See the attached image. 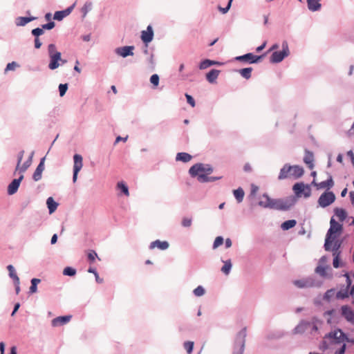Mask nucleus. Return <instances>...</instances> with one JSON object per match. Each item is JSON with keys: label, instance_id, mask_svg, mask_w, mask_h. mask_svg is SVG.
<instances>
[{"label": "nucleus", "instance_id": "aec40b11", "mask_svg": "<svg viewBox=\"0 0 354 354\" xmlns=\"http://www.w3.org/2000/svg\"><path fill=\"white\" fill-rule=\"evenodd\" d=\"M72 316L66 315V316H60L53 319L51 322L52 326L53 327H57L59 326H63L68 322H70Z\"/></svg>", "mask_w": 354, "mask_h": 354}, {"label": "nucleus", "instance_id": "393cba45", "mask_svg": "<svg viewBox=\"0 0 354 354\" xmlns=\"http://www.w3.org/2000/svg\"><path fill=\"white\" fill-rule=\"evenodd\" d=\"M220 71L216 69H212L209 73L206 75V78L207 81L210 83H213L217 79L219 75Z\"/></svg>", "mask_w": 354, "mask_h": 354}, {"label": "nucleus", "instance_id": "603ef678", "mask_svg": "<svg viewBox=\"0 0 354 354\" xmlns=\"http://www.w3.org/2000/svg\"><path fill=\"white\" fill-rule=\"evenodd\" d=\"M67 88H68V86L66 84H59V95L61 97L64 96L67 91Z\"/></svg>", "mask_w": 354, "mask_h": 354}, {"label": "nucleus", "instance_id": "c03bdc74", "mask_svg": "<svg viewBox=\"0 0 354 354\" xmlns=\"http://www.w3.org/2000/svg\"><path fill=\"white\" fill-rule=\"evenodd\" d=\"M315 272L322 277H325L327 274L326 268L322 266H317L315 269Z\"/></svg>", "mask_w": 354, "mask_h": 354}, {"label": "nucleus", "instance_id": "473e14b6", "mask_svg": "<svg viewBox=\"0 0 354 354\" xmlns=\"http://www.w3.org/2000/svg\"><path fill=\"white\" fill-rule=\"evenodd\" d=\"M7 269L8 270L10 277L13 279L14 282H18L19 278L16 274L15 268L12 265H9L7 266Z\"/></svg>", "mask_w": 354, "mask_h": 354}, {"label": "nucleus", "instance_id": "72a5a7b5", "mask_svg": "<svg viewBox=\"0 0 354 354\" xmlns=\"http://www.w3.org/2000/svg\"><path fill=\"white\" fill-rule=\"evenodd\" d=\"M117 189L120 190L126 196H129V192L127 185L124 182L117 183Z\"/></svg>", "mask_w": 354, "mask_h": 354}, {"label": "nucleus", "instance_id": "bb28decb", "mask_svg": "<svg viewBox=\"0 0 354 354\" xmlns=\"http://www.w3.org/2000/svg\"><path fill=\"white\" fill-rule=\"evenodd\" d=\"M192 156L187 153L180 152L178 153L176 157V160L182 161L183 162H189L192 160Z\"/></svg>", "mask_w": 354, "mask_h": 354}, {"label": "nucleus", "instance_id": "f704fd0d", "mask_svg": "<svg viewBox=\"0 0 354 354\" xmlns=\"http://www.w3.org/2000/svg\"><path fill=\"white\" fill-rule=\"evenodd\" d=\"M297 224V222L295 220H288L285 222H283L281 224V228L283 230H288L293 227H295Z\"/></svg>", "mask_w": 354, "mask_h": 354}, {"label": "nucleus", "instance_id": "69168bd1", "mask_svg": "<svg viewBox=\"0 0 354 354\" xmlns=\"http://www.w3.org/2000/svg\"><path fill=\"white\" fill-rule=\"evenodd\" d=\"M266 46V42H264L262 45L257 48V52L261 51Z\"/></svg>", "mask_w": 354, "mask_h": 354}, {"label": "nucleus", "instance_id": "a211bd4d", "mask_svg": "<svg viewBox=\"0 0 354 354\" xmlns=\"http://www.w3.org/2000/svg\"><path fill=\"white\" fill-rule=\"evenodd\" d=\"M153 37V31L151 26H148L146 30L141 32V39L144 43L147 44L151 42Z\"/></svg>", "mask_w": 354, "mask_h": 354}, {"label": "nucleus", "instance_id": "09e8293b", "mask_svg": "<svg viewBox=\"0 0 354 354\" xmlns=\"http://www.w3.org/2000/svg\"><path fill=\"white\" fill-rule=\"evenodd\" d=\"M192 220L191 218L184 217L182 220L181 224L183 227H188L192 225Z\"/></svg>", "mask_w": 354, "mask_h": 354}, {"label": "nucleus", "instance_id": "864d4df0", "mask_svg": "<svg viewBox=\"0 0 354 354\" xmlns=\"http://www.w3.org/2000/svg\"><path fill=\"white\" fill-rule=\"evenodd\" d=\"M32 34L35 37H39V36L41 35L42 34H44V29L43 28H35L32 30Z\"/></svg>", "mask_w": 354, "mask_h": 354}, {"label": "nucleus", "instance_id": "5701e85b", "mask_svg": "<svg viewBox=\"0 0 354 354\" xmlns=\"http://www.w3.org/2000/svg\"><path fill=\"white\" fill-rule=\"evenodd\" d=\"M44 161L45 158H41L39 164L38 165L37 167L36 168L33 174L32 178L35 181H38L41 178V174L43 171L44 170Z\"/></svg>", "mask_w": 354, "mask_h": 354}, {"label": "nucleus", "instance_id": "1a4fd4ad", "mask_svg": "<svg viewBox=\"0 0 354 354\" xmlns=\"http://www.w3.org/2000/svg\"><path fill=\"white\" fill-rule=\"evenodd\" d=\"M246 337V329L243 328L237 335L236 344L239 348L237 351L233 352V354H243L245 347V342Z\"/></svg>", "mask_w": 354, "mask_h": 354}, {"label": "nucleus", "instance_id": "37998d69", "mask_svg": "<svg viewBox=\"0 0 354 354\" xmlns=\"http://www.w3.org/2000/svg\"><path fill=\"white\" fill-rule=\"evenodd\" d=\"M214 64V62H212L209 59H205V60L203 61L202 62H201L199 67L201 69H205V68L209 67L210 66L213 65Z\"/></svg>", "mask_w": 354, "mask_h": 354}, {"label": "nucleus", "instance_id": "4d7b16f0", "mask_svg": "<svg viewBox=\"0 0 354 354\" xmlns=\"http://www.w3.org/2000/svg\"><path fill=\"white\" fill-rule=\"evenodd\" d=\"M185 97L187 98V102L192 106V107H194L195 106V101L194 100V98L188 95V94H185Z\"/></svg>", "mask_w": 354, "mask_h": 354}, {"label": "nucleus", "instance_id": "f03ea898", "mask_svg": "<svg viewBox=\"0 0 354 354\" xmlns=\"http://www.w3.org/2000/svg\"><path fill=\"white\" fill-rule=\"evenodd\" d=\"M343 230L342 225L337 222L333 218L330 221V228L326 234L324 248L329 251L331 250L333 242L339 236Z\"/></svg>", "mask_w": 354, "mask_h": 354}, {"label": "nucleus", "instance_id": "2f4dec72", "mask_svg": "<svg viewBox=\"0 0 354 354\" xmlns=\"http://www.w3.org/2000/svg\"><path fill=\"white\" fill-rule=\"evenodd\" d=\"M252 71V68L250 67L240 69L239 73L243 77L245 78L246 80H248L251 77Z\"/></svg>", "mask_w": 354, "mask_h": 354}, {"label": "nucleus", "instance_id": "052dcab7", "mask_svg": "<svg viewBox=\"0 0 354 354\" xmlns=\"http://www.w3.org/2000/svg\"><path fill=\"white\" fill-rule=\"evenodd\" d=\"M41 46V42L40 41L39 37H35V47L36 48H39Z\"/></svg>", "mask_w": 354, "mask_h": 354}, {"label": "nucleus", "instance_id": "7ed1b4c3", "mask_svg": "<svg viewBox=\"0 0 354 354\" xmlns=\"http://www.w3.org/2000/svg\"><path fill=\"white\" fill-rule=\"evenodd\" d=\"M304 173V169L299 165L290 166L288 164H286L281 169L278 179L283 180L286 178H294L297 179L303 176Z\"/></svg>", "mask_w": 354, "mask_h": 354}, {"label": "nucleus", "instance_id": "0e129e2a", "mask_svg": "<svg viewBox=\"0 0 354 354\" xmlns=\"http://www.w3.org/2000/svg\"><path fill=\"white\" fill-rule=\"evenodd\" d=\"M225 246L227 248H229L232 246V241L230 239H227L225 240Z\"/></svg>", "mask_w": 354, "mask_h": 354}, {"label": "nucleus", "instance_id": "a18cd8bd", "mask_svg": "<svg viewBox=\"0 0 354 354\" xmlns=\"http://www.w3.org/2000/svg\"><path fill=\"white\" fill-rule=\"evenodd\" d=\"M205 289L201 286H198L197 288H196L194 290V294L196 297L203 296L205 294Z\"/></svg>", "mask_w": 354, "mask_h": 354}, {"label": "nucleus", "instance_id": "2eb2a0df", "mask_svg": "<svg viewBox=\"0 0 354 354\" xmlns=\"http://www.w3.org/2000/svg\"><path fill=\"white\" fill-rule=\"evenodd\" d=\"M312 185L315 186L317 189H330L331 187H333L334 182H333L332 176H329V178L326 180L322 181V182L319 183H316L315 180H314L312 182Z\"/></svg>", "mask_w": 354, "mask_h": 354}, {"label": "nucleus", "instance_id": "9b49d317", "mask_svg": "<svg viewBox=\"0 0 354 354\" xmlns=\"http://www.w3.org/2000/svg\"><path fill=\"white\" fill-rule=\"evenodd\" d=\"M74 160V165H73V181L75 183L77 178V174L79 171L82 169L83 163H82V157L81 155L75 154L73 156Z\"/></svg>", "mask_w": 354, "mask_h": 354}, {"label": "nucleus", "instance_id": "423d86ee", "mask_svg": "<svg viewBox=\"0 0 354 354\" xmlns=\"http://www.w3.org/2000/svg\"><path fill=\"white\" fill-rule=\"evenodd\" d=\"M289 54L288 45L286 41L282 43V50L274 52L270 57V62L272 63H279Z\"/></svg>", "mask_w": 354, "mask_h": 354}, {"label": "nucleus", "instance_id": "c85d7f7f", "mask_svg": "<svg viewBox=\"0 0 354 354\" xmlns=\"http://www.w3.org/2000/svg\"><path fill=\"white\" fill-rule=\"evenodd\" d=\"M334 212L340 221H344L347 216L346 211L342 208L337 207L334 209Z\"/></svg>", "mask_w": 354, "mask_h": 354}, {"label": "nucleus", "instance_id": "b1692460", "mask_svg": "<svg viewBox=\"0 0 354 354\" xmlns=\"http://www.w3.org/2000/svg\"><path fill=\"white\" fill-rule=\"evenodd\" d=\"M169 246V244L167 241H161L160 240H156L150 243L149 248L151 250L154 249L155 248H158L161 250H167Z\"/></svg>", "mask_w": 354, "mask_h": 354}, {"label": "nucleus", "instance_id": "680f3d73", "mask_svg": "<svg viewBox=\"0 0 354 354\" xmlns=\"http://www.w3.org/2000/svg\"><path fill=\"white\" fill-rule=\"evenodd\" d=\"M14 283L15 286L16 293L18 295L20 291V287H19L20 280H19L18 282H14Z\"/></svg>", "mask_w": 354, "mask_h": 354}, {"label": "nucleus", "instance_id": "338daca9", "mask_svg": "<svg viewBox=\"0 0 354 354\" xmlns=\"http://www.w3.org/2000/svg\"><path fill=\"white\" fill-rule=\"evenodd\" d=\"M4 349H5V344L3 342H0L1 354H3Z\"/></svg>", "mask_w": 354, "mask_h": 354}, {"label": "nucleus", "instance_id": "f3484780", "mask_svg": "<svg viewBox=\"0 0 354 354\" xmlns=\"http://www.w3.org/2000/svg\"><path fill=\"white\" fill-rule=\"evenodd\" d=\"M293 283L299 288H305L314 286L315 281L312 278H306L300 280H295L293 281Z\"/></svg>", "mask_w": 354, "mask_h": 354}, {"label": "nucleus", "instance_id": "3c124183", "mask_svg": "<svg viewBox=\"0 0 354 354\" xmlns=\"http://www.w3.org/2000/svg\"><path fill=\"white\" fill-rule=\"evenodd\" d=\"M150 82L153 86H157L159 84V76L157 74L152 75L150 77Z\"/></svg>", "mask_w": 354, "mask_h": 354}, {"label": "nucleus", "instance_id": "39448f33", "mask_svg": "<svg viewBox=\"0 0 354 354\" xmlns=\"http://www.w3.org/2000/svg\"><path fill=\"white\" fill-rule=\"evenodd\" d=\"M48 52L50 57V63L48 68L51 70H55L59 66V61L63 64L66 63V60H62L61 57V53L57 50L56 46L53 44H50L48 46Z\"/></svg>", "mask_w": 354, "mask_h": 354}, {"label": "nucleus", "instance_id": "20e7f679", "mask_svg": "<svg viewBox=\"0 0 354 354\" xmlns=\"http://www.w3.org/2000/svg\"><path fill=\"white\" fill-rule=\"evenodd\" d=\"M322 325V322L317 319H313L311 321H302L295 328V330L297 333L306 332L315 335Z\"/></svg>", "mask_w": 354, "mask_h": 354}, {"label": "nucleus", "instance_id": "dca6fc26", "mask_svg": "<svg viewBox=\"0 0 354 354\" xmlns=\"http://www.w3.org/2000/svg\"><path fill=\"white\" fill-rule=\"evenodd\" d=\"M134 46H126L123 47H120L115 49V53L117 55L126 57L127 56L133 55Z\"/></svg>", "mask_w": 354, "mask_h": 354}, {"label": "nucleus", "instance_id": "412c9836", "mask_svg": "<svg viewBox=\"0 0 354 354\" xmlns=\"http://www.w3.org/2000/svg\"><path fill=\"white\" fill-rule=\"evenodd\" d=\"M74 7H75V4L72 5L71 6L66 8V10L55 12L54 14L53 19L55 20H57V21L62 20L64 17H66L70 15V13L73 10Z\"/></svg>", "mask_w": 354, "mask_h": 354}, {"label": "nucleus", "instance_id": "f8f14e48", "mask_svg": "<svg viewBox=\"0 0 354 354\" xmlns=\"http://www.w3.org/2000/svg\"><path fill=\"white\" fill-rule=\"evenodd\" d=\"M263 55H254L252 53H247L245 55L236 57V59L240 62H248L250 64L258 63L262 59Z\"/></svg>", "mask_w": 354, "mask_h": 354}, {"label": "nucleus", "instance_id": "9d476101", "mask_svg": "<svg viewBox=\"0 0 354 354\" xmlns=\"http://www.w3.org/2000/svg\"><path fill=\"white\" fill-rule=\"evenodd\" d=\"M295 194L300 196L302 194L305 197H309L310 195V188L308 185H305L303 183H297L293 185L292 188Z\"/></svg>", "mask_w": 354, "mask_h": 354}, {"label": "nucleus", "instance_id": "c9c22d12", "mask_svg": "<svg viewBox=\"0 0 354 354\" xmlns=\"http://www.w3.org/2000/svg\"><path fill=\"white\" fill-rule=\"evenodd\" d=\"M35 17H18L17 19V26H25L26 24L29 23L30 21L34 20Z\"/></svg>", "mask_w": 354, "mask_h": 354}, {"label": "nucleus", "instance_id": "4be33fe9", "mask_svg": "<svg viewBox=\"0 0 354 354\" xmlns=\"http://www.w3.org/2000/svg\"><path fill=\"white\" fill-rule=\"evenodd\" d=\"M341 310H342V315H343V317H345V319L347 321L351 322H354V312L351 309V308H350L348 306H343L342 307Z\"/></svg>", "mask_w": 354, "mask_h": 354}, {"label": "nucleus", "instance_id": "79ce46f5", "mask_svg": "<svg viewBox=\"0 0 354 354\" xmlns=\"http://www.w3.org/2000/svg\"><path fill=\"white\" fill-rule=\"evenodd\" d=\"M63 274L67 276H74L76 274V270L71 267H66L64 269Z\"/></svg>", "mask_w": 354, "mask_h": 354}, {"label": "nucleus", "instance_id": "6ab92c4d", "mask_svg": "<svg viewBox=\"0 0 354 354\" xmlns=\"http://www.w3.org/2000/svg\"><path fill=\"white\" fill-rule=\"evenodd\" d=\"M24 178V175L21 174L19 178L14 179L8 187V193L10 195H12L17 192L19 187L21 181Z\"/></svg>", "mask_w": 354, "mask_h": 354}, {"label": "nucleus", "instance_id": "8fccbe9b", "mask_svg": "<svg viewBox=\"0 0 354 354\" xmlns=\"http://www.w3.org/2000/svg\"><path fill=\"white\" fill-rule=\"evenodd\" d=\"M223 243V239L221 236H217L214 242L213 248L215 249Z\"/></svg>", "mask_w": 354, "mask_h": 354}, {"label": "nucleus", "instance_id": "7c9ffc66", "mask_svg": "<svg viewBox=\"0 0 354 354\" xmlns=\"http://www.w3.org/2000/svg\"><path fill=\"white\" fill-rule=\"evenodd\" d=\"M233 193L238 203H241L243 201L245 193L242 188L239 187L236 189H234Z\"/></svg>", "mask_w": 354, "mask_h": 354}, {"label": "nucleus", "instance_id": "4468645a", "mask_svg": "<svg viewBox=\"0 0 354 354\" xmlns=\"http://www.w3.org/2000/svg\"><path fill=\"white\" fill-rule=\"evenodd\" d=\"M24 152L21 151L19 156H18V162L15 169V174L17 171H19L20 173H24L26 171V169L30 166L31 165V158L26 160L21 166H20V164L21 162L22 158H23Z\"/></svg>", "mask_w": 354, "mask_h": 354}, {"label": "nucleus", "instance_id": "49530a36", "mask_svg": "<svg viewBox=\"0 0 354 354\" xmlns=\"http://www.w3.org/2000/svg\"><path fill=\"white\" fill-rule=\"evenodd\" d=\"M88 260L91 263H93L95 258L97 257V253L94 250H90L87 254Z\"/></svg>", "mask_w": 354, "mask_h": 354}, {"label": "nucleus", "instance_id": "5fc2aeb1", "mask_svg": "<svg viewBox=\"0 0 354 354\" xmlns=\"http://www.w3.org/2000/svg\"><path fill=\"white\" fill-rule=\"evenodd\" d=\"M339 254H333L334 256L333 265V267L335 268H337L339 267Z\"/></svg>", "mask_w": 354, "mask_h": 354}, {"label": "nucleus", "instance_id": "0eeeda50", "mask_svg": "<svg viewBox=\"0 0 354 354\" xmlns=\"http://www.w3.org/2000/svg\"><path fill=\"white\" fill-rule=\"evenodd\" d=\"M213 169L211 167L207 165L205 166L203 164L198 163L193 165L190 167L189 172L192 176H197L200 174H210Z\"/></svg>", "mask_w": 354, "mask_h": 354}, {"label": "nucleus", "instance_id": "a19ab883", "mask_svg": "<svg viewBox=\"0 0 354 354\" xmlns=\"http://www.w3.org/2000/svg\"><path fill=\"white\" fill-rule=\"evenodd\" d=\"M184 348L188 354H191L194 348V342L191 341L185 342L184 343Z\"/></svg>", "mask_w": 354, "mask_h": 354}, {"label": "nucleus", "instance_id": "6e6552de", "mask_svg": "<svg viewBox=\"0 0 354 354\" xmlns=\"http://www.w3.org/2000/svg\"><path fill=\"white\" fill-rule=\"evenodd\" d=\"M335 200V196L332 192H325L318 199V203L322 207H326L332 204Z\"/></svg>", "mask_w": 354, "mask_h": 354}, {"label": "nucleus", "instance_id": "4c0bfd02", "mask_svg": "<svg viewBox=\"0 0 354 354\" xmlns=\"http://www.w3.org/2000/svg\"><path fill=\"white\" fill-rule=\"evenodd\" d=\"M349 295L352 297V298H353L352 304H354V286L351 288V290L349 294L348 293L347 291H346L345 293H342V292H339L337 293L338 297H340V298L347 297H348Z\"/></svg>", "mask_w": 354, "mask_h": 354}, {"label": "nucleus", "instance_id": "6e6d98bb", "mask_svg": "<svg viewBox=\"0 0 354 354\" xmlns=\"http://www.w3.org/2000/svg\"><path fill=\"white\" fill-rule=\"evenodd\" d=\"M55 24L53 21L42 25L43 29L51 30L55 27Z\"/></svg>", "mask_w": 354, "mask_h": 354}, {"label": "nucleus", "instance_id": "bf43d9fd", "mask_svg": "<svg viewBox=\"0 0 354 354\" xmlns=\"http://www.w3.org/2000/svg\"><path fill=\"white\" fill-rule=\"evenodd\" d=\"M233 0H230L229 2H228V4L227 6V7L225 8H221V7H219V10L223 12V13H226L229 9L230 8V6H231V4H232V2Z\"/></svg>", "mask_w": 354, "mask_h": 354}, {"label": "nucleus", "instance_id": "13d9d810", "mask_svg": "<svg viewBox=\"0 0 354 354\" xmlns=\"http://www.w3.org/2000/svg\"><path fill=\"white\" fill-rule=\"evenodd\" d=\"M16 66L17 64L15 62L9 63L6 66V71H13L15 69Z\"/></svg>", "mask_w": 354, "mask_h": 354}, {"label": "nucleus", "instance_id": "c756f323", "mask_svg": "<svg viewBox=\"0 0 354 354\" xmlns=\"http://www.w3.org/2000/svg\"><path fill=\"white\" fill-rule=\"evenodd\" d=\"M46 204L48 205L50 214L53 213L58 206V203H56L52 197H49L47 199Z\"/></svg>", "mask_w": 354, "mask_h": 354}, {"label": "nucleus", "instance_id": "ea45409f", "mask_svg": "<svg viewBox=\"0 0 354 354\" xmlns=\"http://www.w3.org/2000/svg\"><path fill=\"white\" fill-rule=\"evenodd\" d=\"M232 268V263L230 260H227L224 262V266L221 268V271L225 274H228Z\"/></svg>", "mask_w": 354, "mask_h": 354}, {"label": "nucleus", "instance_id": "f257e3e1", "mask_svg": "<svg viewBox=\"0 0 354 354\" xmlns=\"http://www.w3.org/2000/svg\"><path fill=\"white\" fill-rule=\"evenodd\" d=\"M345 342L354 344V338L349 339L341 330L336 329L324 336L319 348L323 351L332 350L334 354H344L346 350Z\"/></svg>", "mask_w": 354, "mask_h": 354}, {"label": "nucleus", "instance_id": "cd10ccee", "mask_svg": "<svg viewBox=\"0 0 354 354\" xmlns=\"http://www.w3.org/2000/svg\"><path fill=\"white\" fill-rule=\"evenodd\" d=\"M272 198H270L268 195L263 194L262 197L260 198L259 202V205L263 207H270V203H272Z\"/></svg>", "mask_w": 354, "mask_h": 354}, {"label": "nucleus", "instance_id": "de8ad7c7", "mask_svg": "<svg viewBox=\"0 0 354 354\" xmlns=\"http://www.w3.org/2000/svg\"><path fill=\"white\" fill-rule=\"evenodd\" d=\"M333 254H340V252L339 251V249L341 245V243L339 241H334L333 242Z\"/></svg>", "mask_w": 354, "mask_h": 354}, {"label": "nucleus", "instance_id": "ddd939ff", "mask_svg": "<svg viewBox=\"0 0 354 354\" xmlns=\"http://www.w3.org/2000/svg\"><path fill=\"white\" fill-rule=\"evenodd\" d=\"M290 203L282 199H272L269 208L279 210H287L290 208Z\"/></svg>", "mask_w": 354, "mask_h": 354}, {"label": "nucleus", "instance_id": "a878e982", "mask_svg": "<svg viewBox=\"0 0 354 354\" xmlns=\"http://www.w3.org/2000/svg\"><path fill=\"white\" fill-rule=\"evenodd\" d=\"M313 160V153L310 151H306L304 158V161L310 169H313L314 167Z\"/></svg>", "mask_w": 354, "mask_h": 354}, {"label": "nucleus", "instance_id": "774afa93", "mask_svg": "<svg viewBox=\"0 0 354 354\" xmlns=\"http://www.w3.org/2000/svg\"><path fill=\"white\" fill-rule=\"evenodd\" d=\"M350 198H351V201L353 204H354V191L353 192H351L350 194Z\"/></svg>", "mask_w": 354, "mask_h": 354}, {"label": "nucleus", "instance_id": "58836bf2", "mask_svg": "<svg viewBox=\"0 0 354 354\" xmlns=\"http://www.w3.org/2000/svg\"><path fill=\"white\" fill-rule=\"evenodd\" d=\"M40 279L34 278L31 280V286L30 287V292L31 293H35L37 290V286L40 283Z\"/></svg>", "mask_w": 354, "mask_h": 354}, {"label": "nucleus", "instance_id": "e2e57ef3", "mask_svg": "<svg viewBox=\"0 0 354 354\" xmlns=\"http://www.w3.org/2000/svg\"><path fill=\"white\" fill-rule=\"evenodd\" d=\"M20 306V304L19 303H17L15 305V308H14V310L12 313V315L13 316L15 315V313L18 310Z\"/></svg>", "mask_w": 354, "mask_h": 354}, {"label": "nucleus", "instance_id": "e433bc0d", "mask_svg": "<svg viewBox=\"0 0 354 354\" xmlns=\"http://www.w3.org/2000/svg\"><path fill=\"white\" fill-rule=\"evenodd\" d=\"M209 174H206V173L200 174L198 176H197L198 180L200 182H209V181H214V180L220 178H212V177L209 178L207 176Z\"/></svg>", "mask_w": 354, "mask_h": 354}]
</instances>
